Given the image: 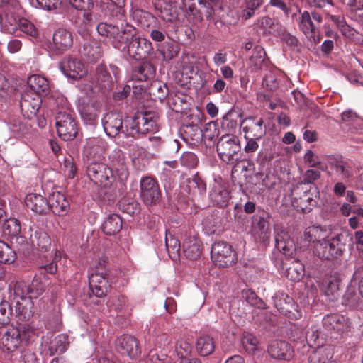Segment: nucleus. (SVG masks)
Wrapping results in <instances>:
<instances>
[{"mask_svg": "<svg viewBox=\"0 0 363 363\" xmlns=\"http://www.w3.org/2000/svg\"><path fill=\"white\" fill-rule=\"evenodd\" d=\"M333 348L330 345L318 347L309 357L308 363H331Z\"/></svg>", "mask_w": 363, "mask_h": 363, "instance_id": "34", "label": "nucleus"}, {"mask_svg": "<svg viewBox=\"0 0 363 363\" xmlns=\"http://www.w3.org/2000/svg\"><path fill=\"white\" fill-rule=\"evenodd\" d=\"M195 348L199 355L207 357L215 350L214 339L208 335H201L196 340Z\"/></svg>", "mask_w": 363, "mask_h": 363, "instance_id": "32", "label": "nucleus"}, {"mask_svg": "<svg viewBox=\"0 0 363 363\" xmlns=\"http://www.w3.org/2000/svg\"><path fill=\"white\" fill-rule=\"evenodd\" d=\"M111 76L108 72L103 67H100L97 69V83L101 89L109 87L111 84Z\"/></svg>", "mask_w": 363, "mask_h": 363, "instance_id": "52", "label": "nucleus"}, {"mask_svg": "<svg viewBox=\"0 0 363 363\" xmlns=\"http://www.w3.org/2000/svg\"><path fill=\"white\" fill-rule=\"evenodd\" d=\"M156 130V121L150 113H138L132 120L130 129L126 128L127 133L133 137L136 134H146Z\"/></svg>", "mask_w": 363, "mask_h": 363, "instance_id": "10", "label": "nucleus"}, {"mask_svg": "<svg viewBox=\"0 0 363 363\" xmlns=\"http://www.w3.org/2000/svg\"><path fill=\"white\" fill-rule=\"evenodd\" d=\"M326 162L340 180L349 181L353 178L356 170L352 162L344 160L339 155H328L326 157Z\"/></svg>", "mask_w": 363, "mask_h": 363, "instance_id": "8", "label": "nucleus"}, {"mask_svg": "<svg viewBox=\"0 0 363 363\" xmlns=\"http://www.w3.org/2000/svg\"><path fill=\"white\" fill-rule=\"evenodd\" d=\"M276 247L286 256L291 257L296 252L294 241L284 232L277 233L275 237Z\"/></svg>", "mask_w": 363, "mask_h": 363, "instance_id": "30", "label": "nucleus"}, {"mask_svg": "<svg viewBox=\"0 0 363 363\" xmlns=\"http://www.w3.org/2000/svg\"><path fill=\"white\" fill-rule=\"evenodd\" d=\"M242 344L249 354H254L257 350L258 341L252 334L244 333L242 337Z\"/></svg>", "mask_w": 363, "mask_h": 363, "instance_id": "47", "label": "nucleus"}, {"mask_svg": "<svg viewBox=\"0 0 363 363\" xmlns=\"http://www.w3.org/2000/svg\"><path fill=\"white\" fill-rule=\"evenodd\" d=\"M40 104L41 99L38 94H31L28 91L23 94L20 106L26 117L28 118L34 117L37 114Z\"/></svg>", "mask_w": 363, "mask_h": 363, "instance_id": "20", "label": "nucleus"}, {"mask_svg": "<svg viewBox=\"0 0 363 363\" xmlns=\"http://www.w3.org/2000/svg\"><path fill=\"white\" fill-rule=\"evenodd\" d=\"M106 259L104 256H99L91 264L89 273L93 272H102L103 267L105 266Z\"/></svg>", "mask_w": 363, "mask_h": 363, "instance_id": "63", "label": "nucleus"}, {"mask_svg": "<svg viewBox=\"0 0 363 363\" xmlns=\"http://www.w3.org/2000/svg\"><path fill=\"white\" fill-rule=\"evenodd\" d=\"M304 238L313 243L311 249L313 256L322 261L336 260L344 253L340 235H331L330 230L325 227H308L304 231Z\"/></svg>", "mask_w": 363, "mask_h": 363, "instance_id": "1", "label": "nucleus"}, {"mask_svg": "<svg viewBox=\"0 0 363 363\" xmlns=\"http://www.w3.org/2000/svg\"><path fill=\"white\" fill-rule=\"evenodd\" d=\"M252 233L260 241L264 242L270 236V228L268 221L263 217H256L252 224Z\"/></svg>", "mask_w": 363, "mask_h": 363, "instance_id": "35", "label": "nucleus"}, {"mask_svg": "<svg viewBox=\"0 0 363 363\" xmlns=\"http://www.w3.org/2000/svg\"><path fill=\"white\" fill-rule=\"evenodd\" d=\"M211 254L214 264L223 268L232 266L238 259L232 246L224 241L215 242L212 246Z\"/></svg>", "mask_w": 363, "mask_h": 363, "instance_id": "5", "label": "nucleus"}, {"mask_svg": "<svg viewBox=\"0 0 363 363\" xmlns=\"http://www.w3.org/2000/svg\"><path fill=\"white\" fill-rule=\"evenodd\" d=\"M242 296L250 305L252 306L257 305L259 301L257 296L251 289H247L242 290Z\"/></svg>", "mask_w": 363, "mask_h": 363, "instance_id": "61", "label": "nucleus"}, {"mask_svg": "<svg viewBox=\"0 0 363 363\" xmlns=\"http://www.w3.org/2000/svg\"><path fill=\"white\" fill-rule=\"evenodd\" d=\"M73 43L72 34L64 28L56 30L52 36V42L48 45V49L55 55H60L69 49Z\"/></svg>", "mask_w": 363, "mask_h": 363, "instance_id": "14", "label": "nucleus"}, {"mask_svg": "<svg viewBox=\"0 0 363 363\" xmlns=\"http://www.w3.org/2000/svg\"><path fill=\"white\" fill-rule=\"evenodd\" d=\"M31 232L29 240L32 245L36 246L38 250L47 251L51 246V239L42 229L33 225L30 227Z\"/></svg>", "mask_w": 363, "mask_h": 363, "instance_id": "26", "label": "nucleus"}, {"mask_svg": "<svg viewBox=\"0 0 363 363\" xmlns=\"http://www.w3.org/2000/svg\"><path fill=\"white\" fill-rule=\"evenodd\" d=\"M57 132L63 140H73L77 134V125L68 111H59L55 117Z\"/></svg>", "mask_w": 363, "mask_h": 363, "instance_id": "7", "label": "nucleus"}, {"mask_svg": "<svg viewBox=\"0 0 363 363\" xmlns=\"http://www.w3.org/2000/svg\"><path fill=\"white\" fill-rule=\"evenodd\" d=\"M175 350L177 354L183 358L191 352L192 346L186 340L181 339L177 342Z\"/></svg>", "mask_w": 363, "mask_h": 363, "instance_id": "53", "label": "nucleus"}, {"mask_svg": "<svg viewBox=\"0 0 363 363\" xmlns=\"http://www.w3.org/2000/svg\"><path fill=\"white\" fill-rule=\"evenodd\" d=\"M182 4L185 9L196 17H200V14L205 13L208 18L213 14L212 7L210 3L206 0H182Z\"/></svg>", "mask_w": 363, "mask_h": 363, "instance_id": "23", "label": "nucleus"}, {"mask_svg": "<svg viewBox=\"0 0 363 363\" xmlns=\"http://www.w3.org/2000/svg\"><path fill=\"white\" fill-rule=\"evenodd\" d=\"M48 210L50 209L54 214L59 216L67 214L69 204L65 196L60 191H54L50 194L48 200Z\"/></svg>", "mask_w": 363, "mask_h": 363, "instance_id": "22", "label": "nucleus"}, {"mask_svg": "<svg viewBox=\"0 0 363 363\" xmlns=\"http://www.w3.org/2000/svg\"><path fill=\"white\" fill-rule=\"evenodd\" d=\"M134 34L135 33L134 32ZM148 41L145 38L135 37V35L129 39L126 46H122L120 50L127 51L130 56L136 57H140L143 50V45H145Z\"/></svg>", "mask_w": 363, "mask_h": 363, "instance_id": "40", "label": "nucleus"}, {"mask_svg": "<svg viewBox=\"0 0 363 363\" xmlns=\"http://www.w3.org/2000/svg\"><path fill=\"white\" fill-rule=\"evenodd\" d=\"M122 219L118 214H111L104 220L101 229L108 235L118 233L122 228Z\"/></svg>", "mask_w": 363, "mask_h": 363, "instance_id": "37", "label": "nucleus"}, {"mask_svg": "<svg viewBox=\"0 0 363 363\" xmlns=\"http://www.w3.org/2000/svg\"><path fill=\"white\" fill-rule=\"evenodd\" d=\"M181 162L189 168L194 167L197 164V157L194 153L186 152L182 156Z\"/></svg>", "mask_w": 363, "mask_h": 363, "instance_id": "60", "label": "nucleus"}, {"mask_svg": "<svg viewBox=\"0 0 363 363\" xmlns=\"http://www.w3.org/2000/svg\"><path fill=\"white\" fill-rule=\"evenodd\" d=\"M274 307L282 314L291 319H298L301 317L299 311L293 313L291 308H294L293 300L284 293H277L273 297Z\"/></svg>", "mask_w": 363, "mask_h": 363, "instance_id": "19", "label": "nucleus"}, {"mask_svg": "<svg viewBox=\"0 0 363 363\" xmlns=\"http://www.w3.org/2000/svg\"><path fill=\"white\" fill-rule=\"evenodd\" d=\"M20 222L16 218H9L3 224V232L6 235L15 237L21 233Z\"/></svg>", "mask_w": 363, "mask_h": 363, "instance_id": "45", "label": "nucleus"}, {"mask_svg": "<svg viewBox=\"0 0 363 363\" xmlns=\"http://www.w3.org/2000/svg\"><path fill=\"white\" fill-rule=\"evenodd\" d=\"M345 305L355 309L363 310V300L358 294L348 290L344 296Z\"/></svg>", "mask_w": 363, "mask_h": 363, "instance_id": "44", "label": "nucleus"}, {"mask_svg": "<svg viewBox=\"0 0 363 363\" xmlns=\"http://www.w3.org/2000/svg\"><path fill=\"white\" fill-rule=\"evenodd\" d=\"M304 266L299 260H294L286 269L285 276L293 281H300L304 275Z\"/></svg>", "mask_w": 363, "mask_h": 363, "instance_id": "41", "label": "nucleus"}, {"mask_svg": "<svg viewBox=\"0 0 363 363\" xmlns=\"http://www.w3.org/2000/svg\"><path fill=\"white\" fill-rule=\"evenodd\" d=\"M87 175L96 184L109 187L113 181V171L103 163L93 162L87 167Z\"/></svg>", "mask_w": 363, "mask_h": 363, "instance_id": "9", "label": "nucleus"}, {"mask_svg": "<svg viewBox=\"0 0 363 363\" xmlns=\"http://www.w3.org/2000/svg\"><path fill=\"white\" fill-rule=\"evenodd\" d=\"M140 196L147 205L159 201L161 193L158 184L151 177H145L140 181Z\"/></svg>", "mask_w": 363, "mask_h": 363, "instance_id": "15", "label": "nucleus"}, {"mask_svg": "<svg viewBox=\"0 0 363 363\" xmlns=\"http://www.w3.org/2000/svg\"><path fill=\"white\" fill-rule=\"evenodd\" d=\"M97 31L99 35L107 38L117 49H121L122 46L125 47L129 39L134 35V29L131 26H127L123 29H119L106 23H100L97 26Z\"/></svg>", "mask_w": 363, "mask_h": 363, "instance_id": "3", "label": "nucleus"}, {"mask_svg": "<svg viewBox=\"0 0 363 363\" xmlns=\"http://www.w3.org/2000/svg\"><path fill=\"white\" fill-rule=\"evenodd\" d=\"M60 68L67 77L73 79H80L88 73L87 68L82 61L70 57H65L61 61Z\"/></svg>", "mask_w": 363, "mask_h": 363, "instance_id": "13", "label": "nucleus"}, {"mask_svg": "<svg viewBox=\"0 0 363 363\" xmlns=\"http://www.w3.org/2000/svg\"><path fill=\"white\" fill-rule=\"evenodd\" d=\"M28 85L33 92H30L31 94H40L45 93L49 89V84L48 80L38 74H33L28 77Z\"/></svg>", "mask_w": 363, "mask_h": 363, "instance_id": "38", "label": "nucleus"}, {"mask_svg": "<svg viewBox=\"0 0 363 363\" xmlns=\"http://www.w3.org/2000/svg\"><path fill=\"white\" fill-rule=\"evenodd\" d=\"M291 204L298 212L307 213L316 203L315 191L312 192L305 185L297 186L291 194Z\"/></svg>", "mask_w": 363, "mask_h": 363, "instance_id": "6", "label": "nucleus"}, {"mask_svg": "<svg viewBox=\"0 0 363 363\" xmlns=\"http://www.w3.org/2000/svg\"><path fill=\"white\" fill-rule=\"evenodd\" d=\"M340 275L337 273L328 276L323 282L321 289L330 301H335L340 296Z\"/></svg>", "mask_w": 363, "mask_h": 363, "instance_id": "25", "label": "nucleus"}, {"mask_svg": "<svg viewBox=\"0 0 363 363\" xmlns=\"http://www.w3.org/2000/svg\"><path fill=\"white\" fill-rule=\"evenodd\" d=\"M202 250V244L196 235L187 237L183 242V252L186 258L197 259L200 257Z\"/></svg>", "mask_w": 363, "mask_h": 363, "instance_id": "28", "label": "nucleus"}, {"mask_svg": "<svg viewBox=\"0 0 363 363\" xmlns=\"http://www.w3.org/2000/svg\"><path fill=\"white\" fill-rule=\"evenodd\" d=\"M64 167L65 172L67 174V177L70 179L74 178L77 168L72 159L68 158L65 160Z\"/></svg>", "mask_w": 363, "mask_h": 363, "instance_id": "64", "label": "nucleus"}, {"mask_svg": "<svg viewBox=\"0 0 363 363\" xmlns=\"http://www.w3.org/2000/svg\"><path fill=\"white\" fill-rule=\"evenodd\" d=\"M304 161L306 164L311 167H320L321 164L319 157L310 150L305 153Z\"/></svg>", "mask_w": 363, "mask_h": 363, "instance_id": "58", "label": "nucleus"}, {"mask_svg": "<svg viewBox=\"0 0 363 363\" xmlns=\"http://www.w3.org/2000/svg\"><path fill=\"white\" fill-rule=\"evenodd\" d=\"M16 252L9 245L0 240V262L10 264L15 261Z\"/></svg>", "mask_w": 363, "mask_h": 363, "instance_id": "46", "label": "nucleus"}, {"mask_svg": "<svg viewBox=\"0 0 363 363\" xmlns=\"http://www.w3.org/2000/svg\"><path fill=\"white\" fill-rule=\"evenodd\" d=\"M25 203L28 208L39 214L45 213L48 211L46 199L38 194H28L25 198Z\"/></svg>", "mask_w": 363, "mask_h": 363, "instance_id": "29", "label": "nucleus"}, {"mask_svg": "<svg viewBox=\"0 0 363 363\" xmlns=\"http://www.w3.org/2000/svg\"><path fill=\"white\" fill-rule=\"evenodd\" d=\"M345 321V319L343 316L338 314H332L323 318V324L328 330L341 331L344 328Z\"/></svg>", "mask_w": 363, "mask_h": 363, "instance_id": "42", "label": "nucleus"}, {"mask_svg": "<svg viewBox=\"0 0 363 363\" xmlns=\"http://www.w3.org/2000/svg\"><path fill=\"white\" fill-rule=\"evenodd\" d=\"M78 88L81 92H82L83 94H86L88 96H91L96 91H98L100 89L97 88L96 86H94V83L91 81L81 82L78 85Z\"/></svg>", "mask_w": 363, "mask_h": 363, "instance_id": "57", "label": "nucleus"}, {"mask_svg": "<svg viewBox=\"0 0 363 363\" xmlns=\"http://www.w3.org/2000/svg\"><path fill=\"white\" fill-rule=\"evenodd\" d=\"M269 355L274 359L289 360L292 357L293 350L290 345L281 340L272 341L268 347Z\"/></svg>", "mask_w": 363, "mask_h": 363, "instance_id": "24", "label": "nucleus"}, {"mask_svg": "<svg viewBox=\"0 0 363 363\" xmlns=\"http://www.w3.org/2000/svg\"><path fill=\"white\" fill-rule=\"evenodd\" d=\"M17 328L20 333V343L23 340H28L35 333L34 327L28 323L20 325Z\"/></svg>", "mask_w": 363, "mask_h": 363, "instance_id": "54", "label": "nucleus"}, {"mask_svg": "<svg viewBox=\"0 0 363 363\" xmlns=\"http://www.w3.org/2000/svg\"><path fill=\"white\" fill-rule=\"evenodd\" d=\"M18 23V21L13 12L6 13L4 18L2 19L3 26L9 31H13L16 29Z\"/></svg>", "mask_w": 363, "mask_h": 363, "instance_id": "56", "label": "nucleus"}, {"mask_svg": "<svg viewBox=\"0 0 363 363\" xmlns=\"http://www.w3.org/2000/svg\"><path fill=\"white\" fill-rule=\"evenodd\" d=\"M9 128L15 136L19 137L27 133V126L18 119H14L9 122Z\"/></svg>", "mask_w": 363, "mask_h": 363, "instance_id": "51", "label": "nucleus"}, {"mask_svg": "<svg viewBox=\"0 0 363 363\" xmlns=\"http://www.w3.org/2000/svg\"><path fill=\"white\" fill-rule=\"evenodd\" d=\"M116 349L122 355L135 357L139 353L137 340L129 335H122L116 340Z\"/></svg>", "mask_w": 363, "mask_h": 363, "instance_id": "21", "label": "nucleus"}, {"mask_svg": "<svg viewBox=\"0 0 363 363\" xmlns=\"http://www.w3.org/2000/svg\"><path fill=\"white\" fill-rule=\"evenodd\" d=\"M169 343L168 338L163 335L157 340V345L155 348L150 350L148 359L152 363H163L164 357L167 355L165 347Z\"/></svg>", "mask_w": 363, "mask_h": 363, "instance_id": "31", "label": "nucleus"}, {"mask_svg": "<svg viewBox=\"0 0 363 363\" xmlns=\"http://www.w3.org/2000/svg\"><path fill=\"white\" fill-rule=\"evenodd\" d=\"M39 7L48 11L56 9L60 5V0H36Z\"/></svg>", "mask_w": 363, "mask_h": 363, "instance_id": "62", "label": "nucleus"}, {"mask_svg": "<svg viewBox=\"0 0 363 363\" xmlns=\"http://www.w3.org/2000/svg\"><path fill=\"white\" fill-rule=\"evenodd\" d=\"M21 31L31 37H35L38 35V30L33 23L26 18H21L18 23Z\"/></svg>", "mask_w": 363, "mask_h": 363, "instance_id": "49", "label": "nucleus"}, {"mask_svg": "<svg viewBox=\"0 0 363 363\" xmlns=\"http://www.w3.org/2000/svg\"><path fill=\"white\" fill-rule=\"evenodd\" d=\"M220 158L227 164H235L240 150L239 139L233 134H225L220 138L216 146Z\"/></svg>", "mask_w": 363, "mask_h": 363, "instance_id": "4", "label": "nucleus"}, {"mask_svg": "<svg viewBox=\"0 0 363 363\" xmlns=\"http://www.w3.org/2000/svg\"><path fill=\"white\" fill-rule=\"evenodd\" d=\"M44 292V285L40 278L35 277L28 284L18 281L14 286L15 311L20 320L30 319L35 313V301Z\"/></svg>", "mask_w": 363, "mask_h": 363, "instance_id": "2", "label": "nucleus"}, {"mask_svg": "<svg viewBox=\"0 0 363 363\" xmlns=\"http://www.w3.org/2000/svg\"><path fill=\"white\" fill-rule=\"evenodd\" d=\"M212 201L218 206L226 205L230 199V192L224 188L220 182L215 181L211 192Z\"/></svg>", "mask_w": 363, "mask_h": 363, "instance_id": "39", "label": "nucleus"}, {"mask_svg": "<svg viewBox=\"0 0 363 363\" xmlns=\"http://www.w3.org/2000/svg\"><path fill=\"white\" fill-rule=\"evenodd\" d=\"M69 2L74 8L83 11L84 22L85 23L91 21V15L89 11L93 6L91 0H69Z\"/></svg>", "mask_w": 363, "mask_h": 363, "instance_id": "43", "label": "nucleus"}, {"mask_svg": "<svg viewBox=\"0 0 363 363\" xmlns=\"http://www.w3.org/2000/svg\"><path fill=\"white\" fill-rule=\"evenodd\" d=\"M342 120L348 123L349 125L354 126V124L359 123L360 118L356 113L351 110H347L342 113ZM355 128V127H354Z\"/></svg>", "mask_w": 363, "mask_h": 363, "instance_id": "59", "label": "nucleus"}, {"mask_svg": "<svg viewBox=\"0 0 363 363\" xmlns=\"http://www.w3.org/2000/svg\"><path fill=\"white\" fill-rule=\"evenodd\" d=\"M113 172H114L121 182L125 181L128 177V171L125 163L124 155L118 151L116 152V157L112 160Z\"/></svg>", "mask_w": 363, "mask_h": 363, "instance_id": "36", "label": "nucleus"}, {"mask_svg": "<svg viewBox=\"0 0 363 363\" xmlns=\"http://www.w3.org/2000/svg\"><path fill=\"white\" fill-rule=\"evenodd\" d=\"M102 123L104 131L109 137H116L120 133L128 135L123 126L122 116L120 113H108L103 118Z\"/></svg>", "mask_w": 363, "mask_h": 363, "instance_id": "18", "label": "nucleus"}, {"mask_svg": "<svg viewBox=\"0 0 363 363\" xmlns=\"http://www.w3.org/2000/svg\"><path fill=\"white\" fill-rule=\"evenodd\" d=\"M242 113L238 110L231 108L223 117L221 127L230 133H235L238 124L241 127V121H243Z\"/></svg>", "mask_w": 363, "mask_h": 363, "instance_id": "27", "label": "nucleus"}, {"mask_svg": "<svg viewBox=\"0 0 363 363\" xmlns=\"http://www.w3.org/2000/svg\"><path fill=\"white\" fill-rule=\"evenodd\" d=\"M241 128L244 133L245 139L255 138L261 139L266 133L262 118L253 116L247 117L241 121Z\"/></svg>", "mask_w": 363, "mask_h": 363, "instance_id": "16", "label": "nucleus"}, {"mask_svg": "<svg viewBox=\"0 0 363 363\" xmlns=\"http://www.w3.org/2000/svg\"><path fill=\"white\" fill-rule=\"evenodd\" d=\"M165 245L167 252L170 257L172 255H173L174 257L179 255L180 242L174 236L172 235H166Z\"/></svg>", "mask_w": 363, "mask_h": 363, "instance_id": "48", "label": "nucleus"}, {"mask_svg": "<svg viewBox=\"0 0 363 363\" xmlns=\"http://www.w3.org/2000/svg\"><path fill=\"white\" fill-rule=\"evenodd\" d=\"M106 149V143L99 138H90L86 141L83 152L87 157L101 155Z\"/></svg>", "mask_w": 363, "mask_h": 363, "instance_id": "33", "label": "nucleus"}, {"mask_svg": "<svg viewBox=\"0 0 363 363\" xmlns=\"http://www.w3.org/2000/svg\"><path fill=\"white\" fill-rule=\"evenodd\" d=\"M20 333L18 328L11 325L0 326V350L11 352L20 345Z\"/></svg>", "mask_w": 363, "mask_h": 363, "instance_id": "12", "label": "nucleus"}, {"mask_svg": "<svg viewBox=\"0 0 363 363\" xmlns=\"http://www.w3.org/2000/svg\"><path fill=\"white\" fill-rule=\"evenodd\" d=\"M164 50L162 51L163 59L169 60L175 57L179 53V48L172 43H166L164 44Z\"/></svg>", "mask_w": 363, "mask_h": 363, "instance_id": "55", "label": "nucleus"}, {"mask_svg": "<svg viewBox=\"0 0 363 363\" xmlns=\"http://www.w3.org/2000/svg\"><path fill=\"white\" fill-rule=\"evenodd\" d=\"M323 21L322 16L317 12H312L311 14L308 11H303L301 13L299 18V27L304 35L310 39H313L315 43L320 42V38L316 36V24L320 23Z\"/></svg>", "mask_w": 363, "mask_h": 363, "instance_id": "11", "label": "nucleus"}, {"mask_svg": "<svg viewBox=\"0 0 363 363\" xmlns=\"http://www.w3.org/2000/svg\"><path fill=\"white\" fill-rule=\"evenodd\" d=\"M263 3V0H248L245 4V9L243 11L242 17L248 19L254 16L257 10Z\"/></svg>", "mask_w": 363, "mask_h": 363, "instance_id": "50", "label": "nucleus"}, {"mask_svg": "<svg viewBox=\"0 0 363 363\" xmlns=\"http://www.w3.org/2000/svg\"><path fill=\"white\" fill-rule=\"evenodd\" d=\"M89 288L96 297L106 296L111 288L108 275L104 272H93L89 276Z\"/></svg>", "mask_w": 363, "mask_h": 363, "instance_id": "17", "label": "nucleus"}]
</instances>
